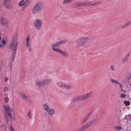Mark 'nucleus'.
Segmentation results:
<instances>
[{
	"label": "nucleus",
	"mask_w": 131,
	"mask_h": 131,
	"mask_svg": "<svg viewBox=\"0 0 131 131\" xmlns=\"http://www.w3.org/2000/svg\"><path fill=\"white\" fill-rule=\"evenodd\" d=\"M114 128L115 130H120L122 129V127L120 126H116L114 127Z\"/></svg>",
	"instance_id": "nucleus-27"
},
{
	"label": "nucleus",
	"mask_w": 131,
	"mask_h": 131,
	"mask_svg": "<svg viewBox=\"0 0 131 131\" xmlns=\"http://www.w3.org/2000/svg\"><path fill=\"white\" fill-rule=\"evenodd\" d=\"M64 84V83L61 82H58L57 83L56 85L63 88Z\"/></svg>",
	"instance_id": "nucleus-21"
},
{
	"label": "nucleus",
	"mask_w": 131,
	"mask_h": 131,
	"mask_svg": "<svg viewBox=\"0 0 131 131\" xmlns=\"http://www.w3.org/2000/svg\"><path fill=\"white\" fill-rule=\"evenodd\" d=\"M81 3H82V6H83L86 5L88 3L86 2H83Z\"/></svg>",
	"instance_id": "nucleus-35"
},
{
	"label": "nucleus",
	"mask_w": 131,
	"mask_h": 131,
	"mask_svg": "<svg viewBox=\"0 0 131 131\" xmlns=\"http://www.w3.org/2000/svg\"><path fill=\"white\" fill-rule=\"evenodd\" d=\"M8 88L7 87H5L4 90H3V91L4 92H7L8 91Z\"/></svg>",
	"instance_id": "nucleus-38"
},
{
	"label": "nucleus",
	"mask_w": 131,
	"mask_h": 131,
	"mask_svg": "<svg viewBox=\"0 0 131 131\" xmlns=\"http://www.w3.org/2000/svg\"><path fill=\"white\" fill-rule=\"evenodd\" d=\"M76 5L79 7L82 6L81 2L77 3H76Z\"/></svg>",
	"instance_id": "nucleus-31"
},
{
	"label": "nucleus",
	"mask_w": 131,
	"mask_h": 131,
	"mask_svg": "<svg viewBox=\"0 0 131 131\" xmlns=\"http://www.w3.org/2000/svg\"><path fill=\"white\" fill-rule=\"evenodd\" d=\"M70 2L68 0H63L62 3L63 4H66Z\"/></svg>",
	"instance_id": "nucleus-32"
},
{
	"label": "nucleus",
	"mask_w": 131,
	"mask_h": 131,
	"mask_svg": "<svg viewBox=\"0 0 131 131\" xmlns=\"http://www.w3.org/2000/svg\"><path fill=\"white\" fill-rule=\"evenodd\" d=\"M89 39V38L86 37L78 39L76 41L77 47L79 48L84 45Z\"/></svg>",
	"instance_id": "nucleus-1"
},
{
	"label": "nucleus",
	"mask_w": 131,
	"mask_h": 131,
	"mask_svg": "<svg viewBox=\"0 0 131 131\" xmlns=\"http://www.w3.org/2000/svg\"><path fill=\"white\" fill-rule=\"evenodd\" d=\"M63 88L66 89H69L72 88V86L70 84H67L64 83Z\"/></svg>",
	"instance_id": "nucleus-13"
},
{
	"label": "nucleus",
	"mask_w": 131,
	"mask_h": 131,
	"mask_svg": "<svg viewBox=\"0 0 131 131\" xmlns=\"http://www.w3.org/2000/svg\"><path fill=\"white\" fill-rule=\"evenodd\" d=\"M87 3H87V5H86V6H91V4H90L89 3V2H87Z\"/></svg>",
	"instance_id": "nucleus-41"
},
{
	"label": "nucleus",
	"mask_w": 131,
	"mask_h": 131,
	"mask_svg": "<svg viewBox=\"0 0 131 131\" xmlns=\"http://www.w3.org/2000/svg\"><path fill=\"white\" fill-rule=\"evenodd\" d=\"M4 100H5V102L7 103L8 101L9 100L8 98L7 97H5V98L4 99Z\"/></svg>",
	"instance_id": "nucleus-34"
},
{
	"label": "nucleus",
	"mask_w": 131,
	"mask_h": 131,
	"mask_svg": "<svg viewBox=\"0 0 131 131\" xmlns=\"http://www.w3.org/2000/svg\"><path fill=\"white\" fill-rule=\"evenodd\" d=\"M91 93H89L86 94L76 97L73 98L72 100L73 102L79 101L84 99H86L89 98L91 95Z\"/></svg>",
	"instance_id": "nucleus-3"
},
{
	"label": "nucleus",
	"mask_w": 131,
	"mask_h": 131,
	"mask_svg": "<svg viewBox=\"0 0 131 131\" xmlns=\"http://www.w3.org/2000/svg\"><path fill=\"white\" fill-rule=\"evenodd\" d=\"M43 8V5L41 3L37 4L32 10V12L35 13L40 11Z\"/></svg>",
	"instance_id": "nucleus-7"
},
{
	"label": "nucleus",
	"mask_w": 131,
	"mask_h": 131,
	"mask_svg": "<svg viewBox=\"0 0 131 131\" xmlns=\"http://www.w3.org/2000/svg\"><path fill=\"white\" fill-rule=\"evenodd\" d=\"M124 103L126 106L130 104V102L129 101H124Z\"/></svg>",
	"instance_id": "nucleus-30"
},
{
	"label": "nucleus",
	"mask_w": 131,
	"mask_h": 131,
	"mask_svg": "<svg viewBox=\"0 0 131 131\" xmlns=\"http://www.w3.org/2000/svg\"><path fill=\"white\" fill-rule=\"evenodd\" d=\"M1 40V37H0V40Z\"/></svg>",
	"instance_id": "nucleus-46"
},
{
	"label": "nucleus",
	"mask_w": 131,
	"mask_h": 131,
	"mask_svg": "<svg viewBox=\"0 0 131 131\" xmlns=\"http://www.w3.org/2000/svg\"><path fill=\"white\" fill-rule=\"evenodd\" d=\"M43 107L49 115H52L54 114V110L53 109L50 108L47 104H44L43 106Z\"/></svg>",
	"instance_id": "nucleus-5"
},
{
	"label": "nucleus",
	"mask_w": 131,
	"mask_h": 131,
	"mask_svg": "<svg viewBox=\"0 0 131 131\" xmlns=\"http://www.w3.org/2000/svg\"><path fill=\"white\" fill-rule=\"evenodd\" d=\"M0 21L1 23L3 24H5L7 23V21L6 19L5 18H2L0 19Z\"/></svg>",
	"instance_id": "nucleus-19"
},
{
	"label": "nucleus",
	"mask_w": 131,
	"mask_h": 131,
	"mask_svg": "<svg viewBox=\"0 0 131 131\" xmlns=\"http://www.w3.org/2000/svg\"><path fill=\"white\" fill-rule=\"evenodd\" d=\"M8 80V78L7 77H6L4 79V80L5 82H6V81Z\"/></svg>",
	"instance_id": "nucleus-42"
},
{
	"label": "nucleus",
	"mask_w": 131,
	"mask_h": 131,
	"mask_svg": "<svg viewBox=\"0 0 131 131\" xmlns=\"http://www.w3.org/2000/svg\"><path fill=\"white\" fill-rule=\"evenodd\" d=\"M131 24V20L127 22L124 25L122 26L121 27L123 28H126Z\"/></svg>",
	"instance_id": "nucleus-15"
},
{
	"label": "nucleus",
	"mask_w": 131,
	"mask_h": 131,
	"mask_svg": "<svg viewBox=\"0 0 131 131\" xmlns=\"http://www.w3.org/2000/svg\"><path fill=\"white\" fill-rule=\"evenodd\" d=\"M9 1L8 0H4V2H3V4L4 5V6L5 7L7 5L8 3L9 2Z\"/></svg>",
	"instance_id": "nucleus-28"
},
{
	"label": "nucleus",
	"mask_w": 131,
	"mask_h": 131,
	"mask_svg": "<svg viewBox=\"0 0 131 131\" xmlns=\"http://www.w3.org/2000/svg\"><path fill=\"white\" fill-rule=\"evenodd\" d=\"M86 129V128L84 125L80 127L78 131H83Z\"/></svg>",
	"instance_id": "nucleus-24"
},
{
	"label": "nucleus",
	"mask_w": 131,
	"mask_h": 131,
	"mask_svg": "<svg viewBox=\"0 0 131 131\" xmlns=\"http://www.w3.org/2000/svg\"><path fill=\"white\" fill-rule=\"evenodd\" d=\"M52 49L54 51L56 52H58L59 53H60L61 50L59 49L55 48H52Z\"/></svg>",
	"instance_id": "nucleus-25"
},
{
	"label": "nucleus",
	"mask_w": 131,
	"mask_h": 131,
	"mask_svg": "<svg viewBox=\"0 0 131 131\" xmlns=\"http://www.w3.org/2000/svg\"><path fill=\"white\" fill-rule=\"evenodd\" d=\"M95 122V120L93 119L86 123L84 126L86 128L94 123Z\"/></svg>",
	"instance_id": "nucleus-10"
},
{
	"label": "nucleus",
	"mask_w": 131,
	"mask_h": 131,
	"mask_svg": "<svg viewBox=\"0 0 131 131\" xmlns=\"http://www.w3.org/2000/svg\"><path fill=\"white\" fill-rule=\"evenodd\" d=\"M27 116L30 119L31 118V113L30 111H28L27 114Z\"/></svg>",
	"instance_id": "nucleus-26"
},
{
	"label": "nucleus",
	"mask_w": 131,
	"mask_h": 131,
	"mask_svg": "<svg viewBox=\"0 0 131 131\" xmlns=\"http://www.w3.org/2000/svg\"><path fill=\"white\" fill-rule=\"evenodd\" d=\"M127 58L126 57L124 58L122 60V61L123 62H125L126 61H127Z\"/></svg>",
	"instance_id": "nucleus-36"
},
{
	"label": "nucleus",
	"mask_w": 131,
	"mask_h": 131,
	"mask_svg": "<svg viewBox=\"0 0 131 131\" xmlns=\"http://www.w3.org/2000/svg\"><path fill=\"white\" fill-rule=\"evenodd\" d=\"M7 5L5 6L7 8H11V5L10 4L9 2L7 4Z\"/></svg>",
	"instance_id": "nucleus-29"
},
{
	"label": "nucleus",
	"mask_w": 131,
	"mask_h": 131,
	"mask_svg": "<svg viewBox=\"0 0 131 131\" xmlns=\"http://www.w3.org/2000/svg\"><path fill=\"white\" fill-rule=\"evenodd\" d=\"M42 85L44 86L49 83L50 81L49 80H44L41 81Z\"/></svg>",
	"instance_id": "nucleus-16"
},
{
	"label": "nucleus",
	"mask_w": 131,
	"mask_h": 131,
	"mask_svg": "<svg viewBox=\"0 0 131 131\" xmlns=\"http://www.w3.org/2000/svg\"><path fill=\"white\" fill-rule=\"evenodd\" d=\"M18 42L16 38H13L10 41L9 47L11 50L13 52H16L18 46Z\"/></svg>",
	"instance_id": "nucleus-2"
},
{
	"label": "nucleus",
	"mask_w": 131,
	"mask_h": 131,
	"mask_svg": "<svg viewBox=\"0 0 131 131\" xmlns=\"http://www.w3.org/2000/svg\"><path fill=\"white\" fill-rule=\"evenodd\" d=\"M126 96L124 94H122L120 95V97L122 98Z\"/></svg>",
	"instance_id": "nucleus-33"
},
{
	"label": "nucleus",
	"mask_w": 131,
	"mask_h": 131,
	"mask_svg": "<svg viewBox=\"0 0 131 131\" xmlns=\"http://www.w3.org/2000/svg\"><path fill=\"white\" fill-rule=\"evenodd\" d=\"M111 69L112 71H114V67L113 65H111Z\"/></svg>",
	"instance_id": "nucleus-37"
},
{
	"label": "nucleus",
	"mask_w": 131,
	"mask_h": 131,
	"mask_svg": "<svg viewBox=\"0 0 131 131\" xmlns=\"http://www.w3.org/2000/svg\"><path fill=\"white\" fill-rule=\"evenodd\" d=\"M69 2H70L71 1H72L73 0H68Z\"/></svg>",
	"instance_id": "nucleus-44"
},
{
	"label": "nucleus",
	"mask_w": 131,
	"mask_h": 131,
	"mask_svg": "<svg viewBox=\"0 0 131 131\" xmlns=\"http://www.w3.org/2000/svg\"><path fill=\"white\" fill-rule=\"evenodd\" d=\"M16 52H12V56H11V59L12 61H13L16 55Z\"/></svg>",
	"instance_id": "nucleus-20"
},
{
	"label": "nucleus",
	"mask_w": 131,
	"mask_h": 131,
	"mask_svg": "<svg viewBox=\"0 0 131 131\" xmlns=\"http://www.w3.org/2000/svg\"><path fill=\"white\" fill-rule=\"evenodd\" d=\"M42 24V22L41 20L39 19H37L34 23V25L36 29L37 30L40 29Z\"/></svg>",
	"instance_id": "nucleus-6"
},
{
	"label": "nucleus",
	"mask_w": 131,
	"mask_h": 131,
	"mask_svg": "<svg viewBox=\"0 0 131 131\" xmlns=\"http://www.w3.org/2000/svg\"><path fill=\"white\" fill-rule=\"evenodd\" d=\"M20 97L23 99L25 100H27L28 98V97L23 93H21Z\"/></svg>",
	"instance_id": "nucleus-14"
},
{
	"label": "nucleus",
	"mask_w": 131,
	"mask_h": 131,
	"mask_svg": "<svg viewBox=\"0 0 131 131\" xmlns=\"http://www.w3.org/2000/svg\"><path fill=\"white\" fill-rule=\"evenodd\" d=\"M30 39L28 37L26 38V47L28 48V50L30 52L31 51L32 49L31 45L30 43Z\"/></svg>",
	"instance_id": "nucleus-9"
},
{
	"label": "nucleus",
	"mask_w": 131,
	"mask_h": 131,
	"mask_svg": "<svg viewBox=\"0 0 131 131\" xmlns=\"http://www.w3.org/2000/svg\"><path fill=\"white\" fill-rule=\"evenodd\" d=\"M35 85L36 86H43L41 81H36Z\"/></svg>",
	"instance_id": "nucleus-17"
},
{
	"label": "nucleus",
	"mask_w": 131,
	"mask_h": 131,
	"mask_svg": "<svg viewBox=\"0 0 131 131\" xmlns=\"http://www.w3.org/2000/svg\"><path fill=\"white\" fill-rule=\"evenodd\" d=\"M10 131H15L12 126H11L10 127Z\"/></svg>",
	"instance_id": "nucleus-40"
},
{
	"label": "nucleus",
	"mask_w": 131,
	"mask_h": 131,
	"mask_svg": "<svg viewBox=\"0 0 131 131\" xmlns=\"http://www.w3.org/2000/svg\"><path fill=\"white\" fill-rule=\"evenodd\" d=\"M130 85H131V84H130Z\"/></svg>",
	"instance_id": "nucleus-47"
},
{
	"label": "nucleus",
	"mask_w": 131,
	"mask_h": 131,
	"mask_svg": "<svg viewBox=\"0 0 131 131\" xmlns=\"http://www.w3.org/2000/svg\"><path fill=\"white\" fill-rule=\"evenodd\" d=\"M2 43L3 45H4V44H5V43H6V41L5 40H2Z\"/></svg>",
	"instance_id": "nucleus-43"
},
{
	"label": "nucleus",
	"mask_w": 131,
	"mask_h": 131,
	"mask_svg": "<svg viewBox=\"0 0 131 131\" xmlns=\"http://www.w3.org/2000/svg\"><path fill=\"white\" fill-rule=\"evenodd\" d=\"M93 110L90 111V112L88 113V114L86 116V119H88V118L90 117V116H91V115L93 113Z\"/></svg>",
	"instance_id": "nucleus-22"
},
{
	"label": "nucleus",
	"mask_w": 131,
	"mask_h": 131,
	"mask_svg": "<svg viewBox=\"0 0 131 131\" xmlns=\"http://www.w3.org/2000/svg\"><path fill=\"white\" fill-rule=\"evenodd\" d=\"M111 82L113 83H115V84H119L121 87H122V84L120 83L118 81L116 80L113 79L112 78H111L110 80Z\"/></svg>",
	"instance_id": "nucleus-11"
},
{
	"label": "nucleus",
	"mask_w": 131,
	"mask_h": 131,
	"mask_svg": "<svg viewBox=\"0 0 131 131\" xmlns=\"http://www.w3.org/2000/svg\"><path fill=\"white\" fill-rule=\"evenodd\" d=\"M60 53L64 57H66L68 56V53L66 51H62L61 50Z\"/></svg>",
	"instance_id": "nucleus-18"
},
{
	"label": "nucleus",
	"mask_w": 131,
	"mask_h": 131,
	"mask_svg": "<svg viewBox=\"0 0 131 131\" xmlns=\"http://www.w3.org/2000/svg\"><path fill=\"white\" fill-rule=\"evenodd\" d=\"M101 3V1H99L96 2L94 3H93L91 4V6H95L98 4H100Z\"/></svg>",
	"instance_id": "nucleus-23"
},
{
	"label": "nucleus",
	"mask_w": 131,
	"mask_h": 131,
	"mask_svg": "<svg viewBox=\"0 0 131 131\" xmlns=\"http://www.w3.org/2000/svg\"><path fill=\"white\" fill-rule=\"evenodd\" d=\"M88 119L86 118V117H85L84 119H82V121L83 122V123L86 120Z\"/></svg>",
	"instance_id": "nucleus-39"
},
{
	"label": "nucleus",
	"mask_w": 131,
	"mask_h": 131,
	"mask_svg": "<svg viewBox=\"0 0 131 131\" xmlns=\"http://www.w3.org/2000/svg\"><path fill=\"white\" fill-rule=\"evenodd\" d=\"M64 41H65L64 40L59 41L54 44V46L55 47L59 46L60 45L62 44Z\"/></svg>",
	"instance_id": "nucleus-12"
},
{
	"label": "nucleus",
	"mask_w": 131,
	"mask_h": 131,
	"mask_svg": "<svg viewBox=\"0 0 131 131\" xmlns=\"http://www.w3.org/2000/svg\"><path fill=\"white\" fill-rule=\"evenodd\" d=\"M2 46H3L2 45H0V47H1Z\"/></svg>",
	"instance_id": "nucleus-45"
},
{
	"label": "nucleus",
	"mask_w": 131,
	"mask_h": 131,
	"mask_svg": "<svg viewBox=\"0 0 131 131\" xmlns=\"http://www.w3.org/2000/svg\"><path fill=\"white\" fill-rule=\"evenodd\" d=\"M3 107L7 113V116H5V118H7L8 121L9 120V119H11L12 118V116L10 112H12L13 111V109H11L10 111L9 112H8L10 108L9 106L8 105H5Z\"/></svg>",
	"instance_id": "nucleus-4"
},
{
	"label": "nucleus",
	"mask_w": 131,
	"mask_h": 131,
	"mask_svg": "<svg viewBox=\"0 0 131 131\" xmlns=\"http://www.w3.org/2000/svg\"><path fill=\"white\" fill-rule=\"evenodd\" d=\"M29 1L28 0H21L18 3L19 5L20 6H24V7H23L24 9H25L26 7V5L28 3L29 4Z\"/></svg>",
	"instance_id": "nucleus-8"
}]
</instances>
